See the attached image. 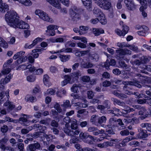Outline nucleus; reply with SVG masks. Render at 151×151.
<instances>
[{"instance_id":"1","label":"nucleus","mask_w":151,"mask_h":151,"mask_svg":"<svg viewBox=\"0 0 151 151\" xmlns=\"http://www.w3.org/2000/svg\"><path fill=\"white\" fill-rule=\"evenodd\" d=\"M93 11V13L96 15V16L98 18L91 19L90 22L91 23L96 24L99 21L103 25L106 24L107 21L105 15L99 9L94 8Z\"/></svg>"},{"instance_id":"2","label":"nucleus","mask_w":151,"mask_h":151,"mask_svg":"<svg viewBox=\"0 0 151 151\" xmlns=\"http://www.w3.org/2000/svg\"><path fill=\"white\" fill-rule=\"evenodd\" d=\"M5 19L6 22L10 25L15 26L19 20V17L15 11H10L5 14Z\"/></svg>"},{"instance_id":"3","label":"nucleus","mask_w":151,"mask_h":151,"mask_svg":"<svg viewBox=\"0 0 151 151\" xmlns=\"http://www.w3.org/2000/svg\"><path fill=\"white\" fill-rule=\"evenodd\" d=\"M107 126L112 127L113 128H114V129H116L120 130L124 129L126 128L122 119H117L114 117L110 119L109 124Z\"/></svg>"},{"instance_id":"4","label":"nucleus","mask_w":151,"mask_h":151,"mask_svg":"<svg viewBox=\"0 0 151 151\" xmlns=\"http://www.w3.org/2000/svg\"><path fill=\"white\" fill-rule=\"evenodd\" d=\"M106 120V118L104 116L99 117L96 115H93L91 116L90 121L93 124L99 126L104 125Z\"/></svg>"},{"instance_id":"5","label":"nucleus","mask_w":151,"mask_h":151,"mask_svg":"<svg viewBox=\"0 0 151 151\" xmlns=\"http://www.w3.org/2000/svg\"><path fill=\"white\" fill-rule=\"evenodd\" d=\"M140 109L139 111V115H141L139 117L141 120L145 119L147 117H149L151 116V108H149L146 109L145 107L141 106H138Z\"/></svg>"},{"instance_id":"6","label":"nucleus","mask_w":151,"mask_h":151,"mask_svg":"<svg viewBox=\"0 0 151 151\" xmlns=\"http://www.w3.org/2000/svg\"><path fill=\"white\" fill-rule=\"evenodd\" d=\"M117 53L116 55V58L117 59H124L125 55H130L132 52L126 48L119 49L116 50Z\"/></svg>"},{"instance_id":"7","label":"nucleus","mask_w":151,"mask_h":151,"mask_svg":"<svg viewBox=\"0 0 151 151\" xmlns=\"http://www.w3.org/2000/svg\"><path fill=\"white\" fill-rule=\"evenodd\" d=\"M50 3L54 7L58 9L61 8L60 2L67 6H68L70 4V1H47Z\"/></svg>"},{"instance_id":"8","label":"nucleus","mask_w":151,"mask_h":151,"mask_svg":"<svg viewBox=\"0 0 151 151\" xmlns=\"http://www.w3.org/2000/svg\"><path fill=\"white\" fill-rule=\"evenodd\" d=\"M35 13L36 15H38L40 19L44 21L50 22V19H51L48 14L40 10H36L35 11Z\"/></svg>"},{"instance_id":"9","label":"nucleus","mask_w":151,"mask_h":151,"mask_svg":"<svg viewBox=\"0 0 151 151\" xmlns=\"http://www.w3.org/2000/svg\"><path fill=\"white\" fill-rule=\"evenodd\" d=\"M78 11L77 7L75 6H73L72 8H71L69 10L70 16L74 21L79 18V14L77 12Z\"/></svg>"},{"instance_id":"10","label":"nucleus","mask_w":151,"mask_h":151,"mask_svg":"<svg viewBox=\"0 0 151 151\" xmlns=\"http://www.w3.org/2000/svg\"><path fill=\"white\" fill-rule=\"evenodd\" d=\"M88 131L90 132H92V134L94 135L97 136L104 132V130H100L97 127L94 126H87Z\"/></svg>"},{"instance_id":"11","label":"nucleus","mask_w":151,"mask_h":151,"mask_svg":"<svg viewBox=\"0 0 151 151\" xmlns=\"http://www.w3.org/2000/svg\"><path fill=\"white\" fill-rule=\"evenodd\" d=\"M14 26L17 28L22 29H28L29 28V25L28 24L20 20H18Z\"/></svg>"},{"instance_id":"12","label":"nucleus","mask_w":151,"mask_h":151,"mask_svg":"<svg viewBox=\"0 0 151 151\" xmlns=\"http://www.w3.org/2000/svg\"><path fill=\"white\" fill-rule=\"evenodd\" d=\"M42 40V38L40 37H37L35 38L33 41L32 43L29 45L28 43H26L24 46V48L26 49H30L35 46L38 43L40 42Z\"/></svg>"},{"instance_id":"13","label":"nucleus","mask_w":151,"mask_h":151,"mask_svg":"<svg viewBox=\"0 0 151 151\" xmlns=\"http://www.w3.org/2000/svg\"><path fill=\"white\" fill-rule=\"evenodd\" d=\"M108 1H102L101 3L99 2V6L101 8L106 10L109 9L111 7V2Z\"/></svg>"},{"instance_id":"14","label":"nucleus","mask_w":151,"mask_h":151,"mask_svg":"<svg viewBox=\"0 0 151 151\" xmlns=\"http://www.w3.org/2000/svg\"><path fill=\"white\" fill-rule=\"evenodd\" d=\"M28 147L30 151H35L36 150H40L42 149L40 144L38 142L30 144L28 145Z\"/></svg>"},{"instance_id":"15","label":"nucleus","mask_w":151,"mask_h":151,"mask_svg":"<svg viewBox=\"0 0 151 151\" xmlns=\"http://www.w3.org/2000/svg\"><path fill=\"white\" fill-rule=\"evenodd\" d=\"M3 1H0V12L4 13L9 9V6L5 3H3Z\"/></svg>"},{"instance_id":"16","label":"nucleus","mask_w":151,"mask_h":151,"mask_svg":"<svg viewBox=\"0 0 151 151\" xmlns=\"http://www.w3.org/2000/svg\"><path fill=\"white\" fill-rule=\"evenodd\" d=\"M126 4V6L128 9L130 10H133L135 8V5L134 4V1H124Z\"/></svg>"},{"instance_id":"17","label":"nucleus","mask_w":151,"mask_h":151,"mask_svg":"<svg viewBox=\"0 0 151 151\" xmlns=\"http://www.w3.org/2000/svg\"><path fill=\"white\" fill-rule=\"evenodd\" d=\"M64 132L68 135L73 136L74 135H78L80 132L77 129L74 130H71L69 129H66L64 130Z\"/></svg>"},{"instance_id":"18","label":"nucleus","mask_w":151,"mask_h":151,"mask_svg":"<svg viewBox=\"0 0 151 151\" xmlns=\"http://www.w3.org/2000/svg\"><path fill=\"white\" fill-rule=\"evenodd\" d=\"M136 119L134 118H132L131 119L127 118L124 119V122L125 123L127 124H130V125L128 127V128L129 130L132 129V125L134 124L135 120Z\"/></svg>"},{"instance_id":"19","label":"nucleus","mask_w":151,"mask_h":151,"mask_svg":"<svg viewBox=\"0 0 151 151\" xmlns=\"http://www.w3.org/2000/svg\"><path fill=\"white\" fill-rule=\"evenodd\" d=\"M71 77L72 78V82L78 81L79 78V77L81 76V74L80 71L78 70L77 72H75L71 73Z\"/></svg>"},{"instance_id":"20","label":"nucleus","mask_w":151,"mask_h":151,"mask_svg":"<svg viewBox=\"0 0 151 151\" xmlns=\"http://www.w3.org/2000/svg\"><path fill=\"white\" fill-rule=\"evenodd\" d=\"M74 106H76V109L77 110L80 109L81 108H86L88 106L87 104L85 103H82L80 102H77L74 104Z\"/></svg>"},{"instance_id":"21","label":"nucleus","mask_w":151,"mask_h":151,"mask_svg":"<svg viewBox=\"0 0 151 151\" xmlns=\"http://www.w3.org/2000/svg\"><path fill=\"white\" fill-rule=\"evenodd\" d=\"M117 90H115L113 92V93L116 96L119 97L122 99H124L127 97V96L122 93H119L118 92Z\"/></svg>"},{"instance_id":"22","label":"nucleus","mask_w":151,"mask_h":151,"mask_svg":"<svg viewBox=\"0 0 151 151\" xmlns=\"http://www.w3.org/2000/svg\"><path fill=\"white\" fill-rule=\"evenodd\" d=\"M92 31L94 35L95 36H98L101 34H104V31L103 29L101 30L98 28H93Z\"/></svg>"},{"instance_id":"23","label":"nucleus","mask_w":151,"mask_h":151,"mask_svg":"<svg viewBox=\"0 0 151 151\" xmlns=\"http://www.w3.org/2000/svg\"><path fill=\"white\" fill-rule=\"evenodd\" d=\"M24 117H21L19 118V121L23 122L24 124L25 123H28V120L27 118H29V116L27 114H22Z\"/></svg>"},{"instance_id":"24","label":"nucleus","mask_w":151,"mask_h":151,"mask_svg":"<svg viewBox=\"0 0 151 151\" xmlns=\"http://www.w3.org/2000/svg\"><path fill=\"white\" fill-rule=\"evenodd\" d=\"M130 76V74L129 71H121L120 76L123 78H128Z\"/></svg>"},{"instance_id":"25","label":"nucleus","mask_w":151,"mask_h":151,"mask_svg":"<svg viewBox=\"0 0 151 151\" xmlns=\"http://www.w3.org/2000/svg\"><path fill=\"white\" fill-rule=\"evenodd\" d=\"M60 60L62 62H65L68 61L70 59V55H64L60 54L59 56Z\"/></svg>"},{"instance_id":"26","label":"nucleus","mask_w":151,"mask_h":151,"mask_svg":"<svg viewBox=\"0 0 151 151\" xmlns=\"http://www.w3.org/2000/svg\"><path fill=\"white\" fill-rule=\"evenodd\" d=\"M83 4L88 9L91 8L92 1H81Z\"/></svg>"},{"instance_id":"27","label":"nucleus","mask_w":151,"mask_h":151,"mask_svg":"<svg viewBox=\"0 0 151 151\" xmlns=\"http://www.w3.org/2000/svg\"><path fill=\"white\" fill-rule=\"evenodd\" d=\"M49 77L47 74H45L43 76V82L45 85L48 86L50 85Z\"/></svg>"},{"instance_id":"28","label":"nucleus","mask_w":151,"mask_h":151,"mask_svg":"<svg viewBox=\"0 0 151 151\" xmlns=\"http://www.w3.org/2000/svg\"><path fill=\"white\" fill-rule=\"evenodd\" d=\"M9 89H7V90H6V92L5 93V95L6 96L7 99L6 101L4 104V105L5 106H7L11 104L12 103V102L10 101L9 100V97H10L9 95Z\"/></svg>"},{"instance_id":"29","label":"nucleus","mask_w":151,"mask_h":151,"mask_svg":"<svg viewBox=\"0 0 151 151\" xmlns=\"http://www.w3.org/2000/svg\"><path fill=\"white\" fill-rule=\"evenodd\" d=\"M93 64L90 62H84L82 64V67L85 68H89L93 67Z\"/></svg>"},{"instance_id":"30","label":"nucleus","mask_w":151,"mask_h":151,"mask_svg":"<svg viewBox=\"0 0 151 151\" xmlns=\"http://www.w3.org/2000/svg\"><path fill=\"white\" fill-rule=\"evenodd\" d=\"M89 136L90 135L82 132H81L79 134L80 138L82 140H87Z\"/></svg>"},{"instance_id":"31","label":"nucleus","mask_w":151,"mask_h":151,"mask_svg":"<svg viewBox=\"0 0 151 151\" xmlns=\"http://www.w3.org/2000/svg\"><path fill=\"white\" fill-rule=\"evenodd\" d=\"M114 128L112 127L107 125V127L106 129V132L110 134H115V133L113 130Z\"/></svg>"},{"instance_id":"32","label":"nucleus","mask_w":151,"mask_h":151,"mask_svg":"<svg viewBox=\"0 0 151 151\" xmlns=\"http://www.w3.org/2000/svg\"><path fill=\"white\" fill-rule=\"evenodd\" d=\"M12 74L10 73L8 75V76L6 77L4 79L2 78L1 81H2L3 82L4 81L5 83H7L10 81V80L12 78Z\"/></svg>"},{"instance_id":"33","label":"nucleus","mask_w":151,"mask_h":151,"mask_svg":"<svg viewBox=\"0 0 151 151\" xmlns=\"http://www.w3.org/2000/svg\"><path fill=\"white\" fill-rule=\"evenodd\" d=\"M32 127L33 129H35V127L38 128L40 130V132L41 133H43L44 132V129H42L43 128L40 126L39 124H34L32 126Z\"/></svg>"},{"instance_id":"34","label":"nucleus","mask_w":151,"mask_h":151,"mask_svg":"<svg viewBox=\"0 0 151 151\" xmlns=\"http://www.w3.org/2000/svg\"><path fill=\"white\" fill-rule=\"evenodd\" d=\"M19 1L21 3L23 4L24 5L28 6H30L32 4V2L31 1Z\"/></svg>"},{"instance_id":"35","label":"nucleus","mask_w":151,"mask_h":151,"mask_svg":"<svg viewBox=\"0 0 151 151\" xmlns=\"http://www.w3.org/2000/svg\"><path fill=\"white\" fill-rule=\"evenodd\" d=\"M90 57L91 59L94 61H97L98 60L99 56L97 53H95L91 54Z\"/></svg>"},{"instance_id":"36","label":"nucleus","mask_w":151,"mask_h":151,"mask_svg":"<svg viewBox=\"0 0 151 151\" xmlns=\"http://www.w3.org/2000/svg\"><path fill=\"white\" fill-rule=\"evenodd\" d=\"M94 139L93 137L90 135L88 136V138L86 140V142L89 144H92L93 143Z\"/></svg>"},{"instance_id":"37","label":"nucleus","mask_w":151,"mask_h":151,"mask_svg":"<svg viewBox=\"0 0 151 151\" xmlns=\"http://www.w3.org/2000/svg\"><path fill=\"white\" fill-rule=\"evenodd\" d=\"M135 137L132 136H129L127 137L122 140V142L124 143H127L130 141L134 139Z\"/></svg>"},{"instance_id":"38","label":"nucleus","mask_w":151,"mask_h":151,"mask_svg":"<svg viewBox=\"0 0 151 151\" xmlns=\"http://www.w3.org/2000/svg\"><path fill=\"white\" fill-rule=\"evenodd\" d=\"M27 80L29 82H33L35 81V77L32 75L28 76L27 77Z\"/></svg>"},{"instance_id":"39","label":"nucleus","mask_w":151,"mask_h":151,"mask_svg":"<svg viewBox=\"0 0 151 151\" xmlns=\"http://www.w3.org/2000/svg\"><path fill=\"white\" fill-rule=\"evenodd\" d=\"M122 32L125 35L128 32L129 30V28L128 26L125 25H124L122 26Z\"/></svg>"},{"instance_id":"40","label":"nucleus","mask_w":151,"mask_h":151,"mask_svg":"<svg viewBox=\"0 0 151 151\" xmlns=\"http://www.w3.org/2000/svg\"><path fill=\"white\" fill-rule=\"evenodd\" d=\"M111 100L114 102V105L118 104L120 105L122 104V102L120 101L119 100L115 98L112 97Z\"/></svg>"},{"instance_id":"41","label":"nucleus","mask_w":151,"mask_h":151,"mask_svg":"<svg viewBox=\"0 0 151 151\" xmlns=\"http://www.w3.org/2000/svg\"><path fill=\"white\" fill-rule=\"evenodd\" d=\"M119 60L118 63L120 66L122 68L126 67L127 66V65L124 61V60H125L124 58V59H118Z\"/></svg>"},{"instance_id":"42","label":"nucleus","mask_w":151,"mask_h":151,"mask_svg":"<svg viewBox=\"0 0 151 151\" xmlns=\"http://www.w3.org/2000/svg\"><path fill=\"white\" fill-rule=\"evenodd\" d=\"M26 69H28L31 72H34L35 73V68L34 66H32V65L31 64H29L26 67Z\"/></svg>"},{"instance_id":"43","label":"nucleus","mask_w":151,"mask_h":151,"mask_svg":"<svg viewBox=\"0 0 151 151\" xmlns=\"http://www.w3.org/2000/svg\"><path fill=\"white\" fill-rule=\"evenodd\" d=\"M90 102L91 103L93 104H97V105L99 104H101V101L95 98H92L91 99Z\"/></svg>"},{"instance_id":"44","label":"nucleus","mask_w":151,"mask_h":151,"mask_svg":"<svg viewBox=\"0 0 151 151\" xmlns=\"http://www.w3.org/2000/svg\"><path fill=\"white\" fill-rule=\"evenodd\" d=\"M40 92V88L38 86L35 87L33 90V93L35 94H36L37 93H39Z\"/></svg>"},{"instance_id":"45","label":"nucleus","mask_w":151,"mask_h":151,"mask_svg":"<svg viewBox=\"0 0 151 151\" xmlns=\"http://www.w3.org/2000/svg\"><path fill=\"white\" fill-rule=\"evenodd\" d=\"M0 47L5 48H8V44L3 39V40L1 42H0Z\"/></svg>"},{"instance_id":"46","label":"nucleus","mask_w":151,"mask_h":151,"mask_svg":"<svg viewBox=\"0 0 151 151\" xmlns=\"http://www.w3.org/2000/svg\"><path fill=\"white\" fill-rule=\"evenodd\" d=\"M120 134L123 136H127L129 135V131L127 129H124L120 132Z\"/></svg>"},{"instance_id":"47","label":"nucleus","mask_w":151,"mask_h":151,"mask_svg":"<svg viewBox=\"0 0 151 151\" xmlns=\"http://www.w3.org/2000/svg\"><path fill=\"white\" fill-rule=\"evenodd\" d=\"M8 129V127L7 125H4L1 127V130L3 133H4L7 132Z\"/></svg>"},{"instance_id":"48","label":"nucleus","mask_w":151,"mask_h":151,"mask_svg":"<svg viewBox=\"0 0 151 151\" xmlns=\"http://www.w3.org/2000/svg\"><path fill=\"white\" fill-rule=\"evenodd\" d=\"M64 78L65 81H67L69 83H72V82H70L72 78L71 75H65L64 76Z\"/></svg>"},{"instance_id":"49","label":"nucleus","mask_w":151,"mask_h":151,"mask_svg":"<svg viewBox=\"0 0 151 151\" xmlns=\"http://www.w3.org/2000/svg\"><path fill=\"white\" fill-rule=\"evenodd\" d=\"M27 137H32L34 138H38L40 136L39 133L38 132H35L34 133V134H32V133H29L27 134Z\"/></svg>"},{"instance_id":"50","label":"nucleus","mask_w":151,"mask_h":151,"mask_svg":"<svg viewBox=\"0 0 151 151\" xmlns=\"http://www.w3.org/2000/svg\"><path fill=\"white\" fill-rule=\"evenodd\" d=\"M87 94L88 98L89 99H92L94 96L93 92L91 91H88Z\"/></svg>"},{"instance_id":"51","label":"nucleus","mask_w":151,"mask_h":151,"mask_svg":"<svg viewBox=\"0 0 151 151\" xmlns=\"http://www.w3.org/2000/svg\"><path fill=\"white\" fill-rule=\"evenodd\" d=\"M63 105V106L65 108L71 107L70 101L69 100H66L65 102H64Z\"/></svg>"},{"instance_id":"52","label":"nucleus","mask_w":151,"mask_h":151,"mask_svg":"<svg viewBox=\"0 0 151 151\" xmlns=\"http://www.w3.org/2000/svg\"><path fill=\"white\" fill-rule=\"evenodd\" d=\"M129 144L130 145H134V147L138 146L139 145V143L138 142L134 140L132 141Z\"/></svg>"},{"instance_id":"53","label":"nucleus","mask_w":151,"mask_h":151,"mask_svg":"<svg viewBox=\"0 0 151 151\" xmlns=\"http://www.w3.org/2000/svg\"><path fill=\"white\" fill-rule=\"evenodd\" d=\"M43 72V70L42 68H39L35 70V73L36 75H40Z\"/></svg>"},{"instance_id":"54","label":"nucleus","mask_w":151,"mask_h":151,"mask_svg":"<svg viewBox=\"0 0 151 151\" xmlns=\"http://www.w3.org/2000/svg\"><path fill=\"white\" fill-rule=\"evenodd\" d=\"M55 90L53 88H50L47 89V92L48 94L53 95L55 94Z\"/></svg>"},{"instance_id":"55","label":"nucleus","mask_w":151,"mask_h":151,"mask_svg":"<svg viewBox=\"0 0 151 151\" xmlns=\"http://www.w3.org/2000/svg\"><path fill=\"white\" fill-rule=\"evenodd\" d=\"M10 69L9 68H7L1 71V73L2 75H6L9 74L10 72Z\"/></svg>"},{"instance_id":"56","label":"nucleus","mask_w":151,"mask_h":151,"mask_svg":"<svg viewBox=\"0 0 151 151\" xmlns=\"http://www.w3.org/2000/svg\"><path fill=\"white\" fill-rule=\"evenodd\" d=\"M115 32L116 34L120 36H124L125 35L119 29H117L115 30Z\"/></svg>"},{"instance_id":"57","label":"nucleus","mask_w":151,"mask_h":151,"mask_svg":"<svg viewBox=\"0 0 151 151\" xmlns=\"http://www.w3.org/2000/svg\"><path fill=\"white\" fill-rule=\"evenodd\" d=\"M75 147L77 149V151H83V148H82L81 146L79 144L75 145Z\"/></svg>"},{"instance_id":"58","label":"nucleus","mask_w":151,"mask_h":151,"mask_svg":"<svg viewBox=\"0 0 151 151\" xmlns=\"http://www.w3.org/2000/svg\"><path fill=\"white\" fill-rule=\"evenodd\" d=\"M25 58L24 57H19L16 61V62L18 64H21L22 63V62H25Z\"/></svg>"},{"instance_id":"59","label":"nucleus","mask_w":151,"mask_h":151,"mask_svg":"<svg viewBox=\"0 0 151 151\" xmlns=\"http://www.w3.org/2000/svg\"><path fill=\"white\" fill-rule=\"evenodd\" d=\"M81 80L83 82H87L90 81V78L88 76H84L82 78Z\"/></svg>"},{"instance_id":"60","label":"nucleus","mask_w":151,"mask_h":151,"mask_svg":"<svg viewBox=\"0 0 151 151\" xmlns=\"http://www.w3.org/2000/svg\"><path fill=\"white\" fill-rule=\"evenodd\" d=\"M112 72L113 74L116 75H121V71H120V70L118 69H114L113 70Z\"/></svg>"},{"instance_id":"61","label":"nucleus","mask_w":151,"mask_h":151,"mask_svg":"<svg viewBox=\"0 0 151 151\" xmlns=\"http://www.w3.org/2000/svg\"><path fill=\"white\" fill-rule=\"evenodd\" d=\"M102 77L103 78H110V74L107 72H104L102 74Z\"/></svg>"},{"instance_id":"62","label":"nucleus","mask_w":151,"mask_h":151,"mask_svg":"<svg viewBox=\"0 0 151 151\" xmlns=\"http://www.w3.org/2000/svg\"><path fill=\"white\" fill-rule=\"evenodd\" d=\"M71 128L72 130L77 129L78 127V126L76 123H73L71 124Z\"/></svg>"},{"instance_id":"63","label":"nucleus","mask_w":151,"mask_h":151,"mask_svg":"<svg viewBox=\"0 0 151 151\" xmlns=\"http://www.w3.org/2000/svg\"><path fill=\"white\" fill-rule=\"evenodd\" d=\"M51 125L53 127H57L58 126V124L55 120H52L51 122Z\"/></svg>"},{"instance_id":"64","label":"nucleus","mask_w":151,"mask_h":151,"mask_svg":"<svg viewBox=\"0 0 151 151\" xmlns=\"http://www.w3.org/2000/svg\"><path fill=\"white\" fill-rule=\"evenodd\" d=\"M111 84V82L109 81H105L103 83V86L105 87H107L109 86Z\"/></svg>"}]
</instances>
